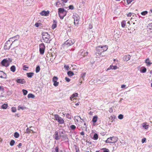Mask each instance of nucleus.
Here are the masks:
<instances>
[{"mask_svg":"<svg viewBox=\"0 0 152 152\" xmlns=\"http://www.w3.org/2000/svg\"><path fill=\"white\" fill-rule=\"evenodd\" d=\"M108 47L106 45H100L96 48V52L99 54L101 55L102 53L106 51Z\"/></svg>","mask_w":152,"mask_h":152,"instance_id":"obj_1","label":"nucleus"},{"mask_svg":"<svg viewBox=\"0 0 152 152\" xmlns=\"http://www.w3.org/2000/svg\"><path fill=\"white\" fill-rule=\"evenodd\" d=\"M42 38L44 42L46 43H49L51 40L50 35L47 32H44L42 34Z\"/></svg>","mask_w":152,"mask_h":152,"instance_id":"obj_2","label":"nucleus"},{"mask_svg":"<svg viewBox=\"0 0 152 152\" xmlns=\"http://www.w3.org/2000/svg\"><path fill=\"white\" fill-rule=\"evenodd\" d=\"M58 133L60 136V139L61 138L62 140L64 141L68 140V138L67 135L66 134L65 131L61 129H59Z\"/></svg>","mask_w":152,"mask_h":152,"instance_id":"obj_3","label":"nucleus"},{"mask_svg":"<svg viewBox=\"0 0 152 152\" xmlns=\"http://www.w3.org/2000/svg\"><path fill=\"white\" fill-rule=\"evenodd\" d=\"M12 61V59L9 58L3 59L1 62L3 66L7 67L9 66L10 63Z\"/></svg>","mask_w":152,"mask_h":152,"instance_id":"obj_4","label":"nucleus"},{"mask_svg":"<svg viewBox=\"0 0 152 152\" xmlns=\"http://www.w3.org/2000/svg\"><path fill=\"white\" fill-rule=\"evenodd\" d=\"M58 15L61 19H63L65 15L66 12L63 8H59L58 9Z\"/></svg>","mask_w":152,"mask_h":152,"instance_id":"obj_5","label":"nucleus"},{"mask_svg":"<svg viewBox=\"0 0 152 152\" xmlns=\"http://www.w3.org/2000/svg\"><path fill=\"white\" fill-rule=\"evenodd\" d=\"M19 39V36L18 35H16L14 37H12L10 38L9 40L10 42H12L11 43L13 45L17 42H18V40Z\"/></svg>","mask_w":152,"mask_h":152,"instance_id":"obj_6","label":"nucleus"},{"mask_svg":"<svg viewBox=\"0 0 152 152\" xmlns=\"http://www.w3.org/2000/svg\"><path fill=\"white\" fill-rule=\"evenodd\" d=\"M55 119L61 124H62L64 123V121L63 119L57 114H56L54 116Z\"/></svg>","mask_w":152,"mask_h":152,"instance_id":"obj_7","label":"nucleus"},{"mask_svg":"<svg viewBox=\"0 0 152 152\" xmlns=\"http://www.w3.org/2000/svg\"><path fill=\"white\" fill-rule=\"evenodd\" d=\"M75 42L74 40H72L68 39L66 41L64 44V47H68L73 45Z\"/></svg>","mask_w":152,"mask_h":152,"instance_id":"obj_8","label":"nucleus"},{"mask_svg":"<svg viewBox=\"0 0 152 152\" xmlns=\"http://www.w3.org/2000/svg\"><path fill=\"white\" fill-rule=\"evenodd\" d=\"M117 141V138L116 137H113L108 138L106 140V143H113L116 142Z\"/></svg>","mask_w":152,"mask_h":152,"instance_id":"obj_9","label":"nucleus"},{"mask_svg":"<svg viewBox=\"0 0 152 152\" xmlns=\"http://www.w3.org/2000/svg\"><path fill=\"white\" fill-rule=\"evenodd\" d=\"M12 45H13L11 43V42L8 40L5 44L4 46V48L5 50H8Z\"/></svg>","mask_w":152,"mask_h":152,"instance_id":"obj_10","label":"nucleus"},{"mask_svg":"<svg viewBox=\"0 0 152 152\" xmlns=\"http://www.w3.org/2000/svg\"><path fill=\"white\" fill-rule=\"evenodd\" d=\"M45 46L43 43L40 44L39 45V52L41 54H43L45 52Z\"/></svg>","mask_w":152,"mask_h":152,"instance_id":"obj_11","label":"nucleus"},{"mask_svg":"<svg viewBox=\"0 0 152 152\" xmlns=\"http://www.w3.org/2000/svg\"><path fill=\"white\" fill-rule=\"evenodd\" d=\"M73 18L74 19V23L75 25H77L78 24L79 20V17L78 15L74 16Z\"/></svg>","mask_w":152,"mask_h":152,"instance_id":"obj_12","label":"nucleus"},{"mask_svg":"<svg viewBox=\"0 0 152 152\" xmlns=\"http://www.w3.org/2000/svg\"><path fill=\"white\" fill-rule=\"evenodd\" d=\"M79 53L80 55L83 57H85L87 56L88 54V52L87 51L83 50H81L79 52Z\"/></svg>","mask_w":152,"mask_h":152,"instance_id":"obj_13","label":"nucleus"},{"mask_svg":"<svg viewBox=\"0 0 152 152\" xmlns=\"http://www.w3.org/2000/svg\"><path fill=\"white\" fill-rule=\"evenodd\" d=\"M0 77L1 78L6 79L7 75L6 73L2 71H0Z\"/></svg>","mask_w":152,"mask_h":152,"instance_id":"obj_14","label":"nucleus"},{"mask_svg":"<svg viewBox=\"0 0 152 152\" xmlns=\"http://www.w3.org/2000/svg\"><path fill=\"white\" fill-rule=\"evenodd\" d=\"M59 133L57 131H56L54 134L53 135L54 138L56 140H60V136L58 134Z\"/></svg>","mask_w":152,"mask_h":152,"instance_id":"obj_15","label":"nucleus"},{"mask_svg":"<svg viewBox=\"0 0 152 152\" xmlns=\"http://www.w3.org/2000/svg\"><path fill=\"white\" fill-rule=\"evenodd\" d=\"M78 96V94L77 93L73 94L70 97V100L74 102V100L76 99L75 98L77 97Z\"/></svg>","mask_w":152,"mask_h":152,"instance_id":"obj_16","label":"nucleus"},{"mask_svg":"<svg viewBox=\"0 0 152 152\" xmlns=\"http://www.w3.org/2000/svg\"><path fill=\"white\" fill-rule=\"evenodd\" d=\"M49 13V11H43L40 13V14L42 16H47Z\"/></svg>","mask_w":152,"mask_h":152,"instance_id":"obj_17","label":"nucleus"},{"mask_svg":"<svg viewBox=\"0 0 152 152\" xmlns=\"http://www.w3.org/2000/svg\"><path fill=\"white\" fill-rule=\"evenodd\" d=\"M17 83H19L24 84L25 83V80L22 79H18L16 80Z\"/></svg>","mask_w":152,"mask_h":152,"instance_id":"obj_18","label":"nucleus"},{"mask_svg":"<svg viewBox=\"0 0 152 152\" xmlns=\"http://www.w3.org/2000/svg\"><path fill=\"white\" fill-rule=\"evenodd\" d=\"M130 58V56L129 55H125L123 57V59L126 61H127L129 60Z\"/></svg>","mask_w":152,"mask_h":152,"instance_id":"obj_19","label":"nucleus"},{"mask_svg":"<svg viewBox=\"0 0 152 152\" xmlns=\"http://www.w3.org/2000/svg\"><path fill=\"white\" fill-rule=\"evenodd\" d=\"M145 63L147 64V65L148 66H150L152 64V63L151 62L149 61L148 58H147L145 61Z\"/></svg>","mask_w":152,"mask_h":152,"instance_id":"obj_20","label":"nucleus"},{"mask_svg":"<svg viewBox=\"0 0 152 152\" xmlns=\"http://www.w3.org/2000/svg\"><path fill=\"white\" fill-rule=\"evenodd\" d=\"M147 123L146 122H144L142 125V126L143 128H145V129H147L149 126V125L147 124Z\"/></svg>","mask_w":152,"mask_h":152,"instance_id":"obj_21","label":"nucleus"},{"mask_svg":"<svg viewBox=\"0 0 152 152\" xmlns=\"http://www.w3.org/2000/svg\"><path fill=\"white\" fill-rule=\"evenodd\" d=\"M86 75L85 73H83L81 74V77L80 78V80H83L84 79V77H85Z\"/></svg>","mask_w":152,"mask_h":152,"instance_id":"obj_22","label":"nucleus"},{"mask_svg":"<svg viewBox=\"0 0 152 152\" xmlns=\"http://www.w3.org/2000/svg\"><path fill=\"white\" fill-rule=\"evenodd\" d=\"M98 118V117L97 116H94L92 119V121L94 123H96L97 121Z\"/></svg>","mask_w":152,"mask_h":152,"instance_id":"obj_23","label":"nucleus"},{"mask_svg":"<svg viewBox=\"0 0 152 152\" xmlns=\"http://www.w3.org/2000/svg\"><path fill=\"white\" fill-rule=\"evenodd\" d=\"M98 138V134L96 133H95L92 139L94 140H96Z\"/></svg>","mask_w":152,"mask_h":152,"instance_id":"obj_24","label":"nucleus"},{"mask_svg":"<svg viewBox=\"0 0 152 152\" xmlns=\"http://www.w3.org/2000/svg\"><path fill=\"white\" fill-rule=\"evenodd\" d=\"M16 68L15 66L13 65L10 67V70L13 72H14L15 71Z\"/></svg>","mask_w":152,"mask_h":152,"instance_id":"obj_25","label":"nucleus"},{"mask_svg":"<svg viewBox=\"0 0 152 152\" xmlns=\"http://www.w3.org/2000/svg\"><path fill=\"white\" fill-rule=\"evenodd\" d=\"M56 23H57L56 22L55 20H54L53 24L52 26V28L54 29L56 27V26H57Z\"/></svg>","mask_w":152,"mask_h":152,"instance_id":"obj_26","label":"nucleus"},{"mask_svg":"<svg viewBox=\"0 0 152 152\" xmlns=\"http://www.w3.org/2000/svg\"><path fill=\"white\" fill-rule=\"evenodd\" d=\"M67 74L69 76L71 77L73 76L74 75V74L72 71H69L67 72Z\"/></svg>","mask_w":152,"mask_h":152,"instance_id":"obj_27","label":"nucleus"},{"mask_svg":"<svg viewBox=\"0 0 152 152\" xmlns=\"http://www.w3.org/2000/svg\"><path fill=\"white\" fill-rule=\"evenodd\" d=\"M14 136L15 138H18L19 137V134L18 132H15L14 133Z\"/></svg>","mask_w":152,"mask_h":152,"instance_id":"obj_28","label":"nucleus"},{"mask_svg":"<svg viewBox=\"0 0 152 152\" xmlns=\"http://www.w3.org/2000/svg\"><path fill=\"white\" fill-rule=\"evenodd\" d=\"M8 107V105L7 104H4L1 106L2 108L4 109H6Z\"/></svg>","mask_w":152,"mask_h":152,"instance_id":"obj_29","label":"nucleus"},{"mask_svg":"<svg viewBox=\"0 0 152 152\" xmlns=\"http://www.w3.org/2000/svg\"><path fill=\"white\" fill-rule=\"evenodd\" d=\"M40 70V68L39 66H37L36 69V72L37 73H38L39 72Z\"/></svg>","mask_w":152,"mask_h":152,"instance_id":"obj_30","label":"nucleus"},{"mask_svg":"<svg viewBox=\"0 0 152 152\" xmlns=\"http://www.w3.org/2000/svg\"><path fill=\"white\" fill-rule=\"evenodd\" d=\"M121 26L122 27H124L126 26V21H123L121 23Z\"/></svg>","mask_w":152,"mask_h":152,"instance_id":"obj_31","label":"nucleus"},{"mask_svg":"<svg viewBox=\"0 0 152 152\" xmlns=\"http://www.w3.org/2000/svg\"><path fill=\"white\" fill-rule=\"evenodd\" d=\"M28 68V67L26 65H24L23 66V70H27V69Z\"/></svg>","mask_w":152,"mask_h":152,"instance_id":"obj_32","label":"nucleus"},{"mask_svg":"<svg viewBox=\"0 0 152 152\" xmlns=\"http://www.w3.org/2000/svg\"><path fill=\"white\" fill-rule=\"evenodd\" d=\"M15 143V141L13 140H11V141L10 142V145L11 146H12L14 145Z\"/></svg>","mask_w":152,"mask_h":152,"instance_id":"obj_33","label":"nucleus"},{"mask_svg":"<svg viewBox=\"0 0 152 152\" xmlns=\"http://www.w3.org/2000/svg\"><path fill=\"white\" fill-rule=\"evenodd\" d=\"M61 4V3L60 1L59 0H58L56 3V6L57 7H58L59 6V5L60 4Z\"/></svg>","mask_w":152,"mask_h":152,"instance_id":"obj_34","label":"nucleus"},{"mask_svg":"<svg viewBox=\"0 0 152 152\" xmlns=\"http://www.w3.org/2000/svg\"><path fill=\"white\" fill-rule=\"evenodd\" d=\"M70 128L72 130H73L75 129H76V127L75 125H72L70 126Z\"/></svg>","mask_w":152,"mask_h":152,"instance_id":"obj_35","label":"nucleus"},{"mask_svg":"<svg viewBox=\"0 0 152 152\" xmlns=\"http://www.w3.org/2000/svg\"><path fill=\"white\" fill-rule=\"evenodd\" d=\"M148 13V12L146 11L141 12V14L142 15H145Z\"/></svg>","mask_w":152,"mask_h":152,"instance_id":"obj_36","label":"nucleus"},{"mask_svg":"<svg viewBox=\"0 0 152 152\" xmlns=\"http://www.w3.org/2000/svg\"><path fill=\"white\" fill-rule=\"evenodd\" d=\"M35 97V96L31 94H29V98H32V99L34 98Z\"/></svg>","mask_w":152,"mask_h":152,"instance_id":"obj_37","label":"nucleus"},{"mask_svg":"<svg viewBox=\"0 0 152 152\" xmlns=\"http://www.w3.org/2000/svg\"><path fill=\"white\" fill-rule=\"evenodd\" d=\"M146 71V69L145 67H143L142 69L141 70V72L142 73H145Z\"/></svg>","mask_w":152,"mask_h":152,"instance_id":"obj_38","label":"nucleus"},{"mask_svg":"<svg viewBox=\"0 0 152 152\" xmlns=\"http://www.w3.org/2000/svg\"><path fill=\"white\" fill-rule=\"evenodd\" d=\"M58 80V78L54 76L53 77V82H54L55 81H57V80Z\"/></svg>","mask_w":152,"mask_h":152,"instance_id":"obj_39","label":"nucleus"},{"mask_svg":"<svg viewBox=\"0 0 152 152\" xmlns=\"http://www.w3.org/2000/svg\"><path fill=\"white\" fill-rule=\"evenodd\" d=\"M84 121H83V120L82 121H80L79 122V124H78V126H81L83 124Z\"/></svg>","mask_w":152,"mask_h":152,"instance_id":"obj_40","label":"nucleus"},{"mask_svg":"<svg viewBox=\"0 0 152 152\" xmlns=\"http://www.w3.org/2000/svg\"><path fill=\"white\" fill-rule=\"evenodd\" d=\"M53 85L56 87L58 86V84H59V83L57 81H55L53 82Z\"/></svg>","mask_w":152,"mask_h":152,"instance_id":"obj_41","label":"nucleus"},{"mask_svg":"<svg viewBox=\"0 0 152 152\" xmlns=\"http://www.w3.org/2000/svg\"><path fill=\"white\" fill-rule=\"evenodd\" d=\"M123 117H124L123 115L122 114L119 115L118 117V118L120 119H122L123 118Z\"/></svg>","mask_w":152,"mask_h":152,"instance_id":"obj_42","label":"nucleus"},{"mask_svg":"<svg viewBox=\"0 0 152 152\" xmlns=\"http://www.w3.org/2000/svg\"><path fill=\"white\" fill-rule=\"evenodd\" d=\"M22 91L24 95H25L27 94L28 91L27 90L23 89Z\"/></svg>","mask_w":152,"mask_h":152,"instance_id":"obj_43","label":"nucleus"},{"mask_svg":"<svg viewBox=\"0 0 152 152\" xmlns=\"http://www.w3.org/2000/svg\"><path fill=\"white\" fill-rule=\"evenodd\" d=\"M11 110L12 111L13 113L15 112L16 111V110L15 107H13L12 108Z\"/></svg>","mask_w":152,"mask_h":152,"instance_id":"obj_44","label":"nucleus"},{"mask_svg":"<svg viewBox=\"0 0 152 152\" xmlns=\"http://www.w3.org/2000/svg\"><path fill=\"white\" fill-rule=\"evenodd\" d=\"M148 27L150 29H151L152 28V23H150L148 24Z\"/></svg>","mask_w":152,"mask_h":152,"instance_id":"obj_45","label":"nucleus"},{"mask_svg":"<svg viewBox=\"0 0 152 152\" xmlns=\"http://www.w3.org/2000/svg\"><path fill=\"white\" fill-rule=\"evenodd\" d=\"M102 150H103V152H109V150L107 148H103L102 149Z\"/></svg>","mask_w":152,"mask_h":152,"instance_id":"obj_46","label":"nucleus"},{"mask_svg":"<svg viewBox=\"0 0 152 152\" xmlns=\"http://www.w3.org/2000/svg\"><path fill=\"white\" fill-rule=\"evenodd\" d=\"M66 116L67 118H68L69 119H71V116L69 114V113H67V114H66Z\"/></svg>","mask_w":152,"mask_h":152,"instance_id":"obj_47","label":"nucleus"},{"mask_svg":"<svg viewBox=\"0 0 152 152\" xmlns=\"http://www.w3.org/2000/svg\"><path fill=\"white\" fill-rule=\"evenodd\" d=\"M18 42H15L14 45H12V46H13L14 47H16L18 45Z\"/></svg>","mask_w":152,"mask_h":152,"instance_id":"obj_48","label":"nucleus"},{"mask_svg":"<svg viewBox=\"0 0 152 152\" xmlns=\"http://www.w3.org/2000/svg\"><path fill=\"white\" fill-rule=\"evenodd\" d=\"M34 75L33 72H29V77H31Z\"/></svg>","mask_w":152,"mask_h":152,"instance_id":"obj_49","label":"nucleus"},{"mask_svg":"<svg viewBox=\"0 0 152 152\" xmlns=\"http://www.w3.org/2000/svg\"><path fill=\"white\" fill-rule=\"evenodd\" d=\"M41 25V23H36L35 24V26L37 27H38L39 26H40Z\"/></svg>","mask_w":152,"mask_h":152,"instance_id":"obj_50","label":"nucleus"},{"mask_svg":"<svg viewBox=\"0 0 152 152\" xmlns=\"http://www.w3.org/2000/svg\"><path fill=\"white\" fill-rule=\"evenodd\" d=\"M77 118L76 119V120L77 121V122L78 121V120H79V118H80L82 120H83V119H82L80 116H77L75 117V118Z\"/></svg>","mask_w":152,"mask_h":152,"instance_id":"obj_51","label":"nucleus"},{"mask_svg":"<svg viewBox=\"0 0 152 152\" xmlns=\"http://www.w3.org/2000/svg\"><path fill=\"white\" fill-rule=\"evenodd\" d=\"M113 65H110V67L107 69V70H109L110 69H113Z\"/></svg>","mask_w":152,"mask_h":152,"instance_id":"obj_52","label":"nucleus"},{"mask_svg":"<svg viewBox=\"0 0 152 152\" xmlns=\"http://www.w3.org/2000/svg\"><path fill=\"white\" fill-rule=\"evenodd\" d=\"M4 89L2 86H0V91H4Z\"/></svg>","mask_w":152,"mask_h":152,"instance_id":"obj_53","label":"nucleus"},{"mask_svg":"<svg viewBox=\"0 0 152 152\" xmlns=\"http://www.w3.org/2000/svg\"><path fill=\"white\" fill-rule=\"evenodd\" d=\"M64 67L66 70L69 69V66H68L65 65Z\"/></svg>","mask_w":152,"mask_h":152,"instance_id":"obj_54","label":"nucleus"},{"mask_svg":"<svg viewBox=\"0 0 152 152\" xmlns=\"http://www.w3.org/2000/svg\"><path fill=\"white\" fill-rule=\"evenodd\" d=\"M65 80L66 81L68 82H69L70 81V79L69 78L67 77H65Z\"/></svg>","mask_w":152,"mask_h":152,"instance_id":"obj_55","label":"nucleus"},{"mask_svg":"<svg viewBox=\"0 0 152 152\" xmlns=\"http://www.w3.org/2000/svg\"><path fill=\"white\" fill-rule=\"evenodd\" d=\"M146 139L145 138H143L142 140V142L143 143L146 141Z\"/></svg>","mask_w":152,"mask_h":152,"instance_id":"obj_56","label":"nucleus"},{"mask_svg":"<svg viewBox=\"0 0 152 152\" xmlns=\"http://www.w3.org/2000/svg\"><path fill=\"white\" fill-rule=\"evenodd\" d=\"M69 8L70 9L73 10L74 9V7L73 5H70L69 6Z\"/></svg>","mask_w":152,"mask_h":152,"instance_id":"obj_57","label":"nucleus"},{"mask_svg":"<svg viewBox=\"0 0 152 152\" xmlns=\"http://www.w3.org/2000/svg\"><path fill=\"white\" fill-rule=\"evenodd\" d=\"M76 146V148H75L76 152H79V148H77V147H76V146Z\"/></svg>","mask_w":152,"mask_h":152,"instance_id":"obj_58","label":"nucleus"},{"mask_svg":"<svg viewBox=\"0 0 152 152\" xmlns=\"http://www.w3.org/2000/svg\"><path fill=\"white\" fill-rule=\"evenodd\" d=\"M133 0H127V3L129 4L131 3Z\"/></svg>","mask_w":152,"mask_h":152,"instance_id":"obj_59","label":"nucleus"},{"mask_svg":"<svg viewBox=\"0 0 152 152\" xmlns=\"http://www.w3.org/2000/svg\"><path fill=\"white\" fill-rule=\"evenodd\" d=\"M131 15H132V13L130 12L128 13V14L127 15L128 17H130L131 16Z\"/></svg>","mask_w":152,"mask_h":152,"instance_id":"obj_60","label":"nucleus"},{"mask_svg":"<svg viewBox=\"0 0 152 152\" xmlns=\"http://www.w3.org/2000/svg\"><path fill=\"white\" fill-rule=\"evenodd\" d=\"M92 25L91 24H90L89 25V26H88V28L90 29H91L92 28Z\"/></svg>","mask_w":152,"mask_h":152,"instance_id":"obj_61","label":"nucleus"},{"mask_svg":"<svg viewBox=\"0 0 152 152\" xmlns=\"http://www.w3.org/2000/svg\"><path fill=\"white\" fill-rule=\"evenodd\" d=\"M126 86V85H123L121 86V88H125Z\"/></svg>","mask_w":152,"mask_h":152,"instance_id":"obj_62","label":"nucleus"},{"mask_svg":"<svg viewBox=\"0 0 152 152\" xmlns=\"http://www.w3.org/2000/svg\"><path fill=\"white\" fill-rule=\"evenodd\" d=\"M80 134L82 136H84V134H85L84 132L83 131L81 132L80 133Z\"/></svg>","mask_w":152,"mask_h":152,"instance_id":"obj_63","label":"nucleus"},{"mask_svg":"<svg viewBox=\"0 0 152 152\" xmlns=\"http://www.w3.org/2000/svg\"><path fill=\"white\" fill-rule=\"evenodd\" d=\"M113 69L115 70L118 68V67L115 66H113Z\"/></svg>","mask_w":152,"mask_h":152,"instance_id":"obj_64","label":"nucleus"}]
</instances>
